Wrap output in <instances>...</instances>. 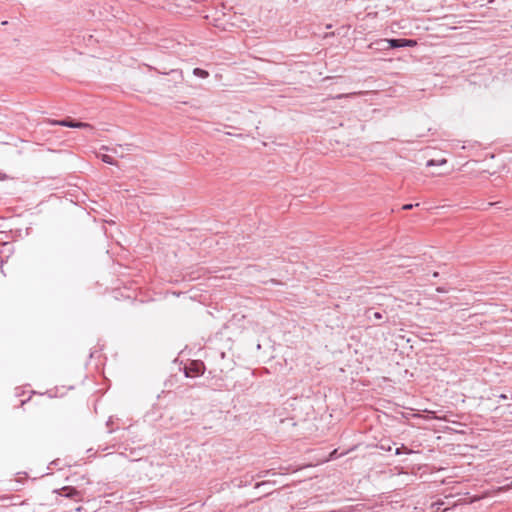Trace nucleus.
I'll list each match as a JSON object with an SVG mask.
<instances>
[{
	"label": "nucleus",
	"mask_w": 512,
	"mask_h": 512,
	"mask_svg": "<svg viewBox=\"0 0 512 512\" xmlns=\"http://www.w3.org/2000/svg\"><path fill=\"white\" fill-rule=\"evenodd\" d=\"M396 265L400 268H408L409 272H413L420 265L418 258L403 257L397 260Z\"/></svg>",
	"instance_id": "3"
},
{
	"label": "nucleus",
	"mask_w": 512,
	"mask_h": 512,
	"mask_svg": "<svg viewBox=\"0 0 512 512\" xmlns=\"http://www.w3.org/2000/svg\"><path fill=\"white\" fill-rule=\"evenodd\" d=\"M402 453L410 454V453H412V451H411V450H408L407 448H405V446H404V445H402L401 447L396 448V450H395V454H396V455H400V454H402Z\"/></svg>",
	"instance_id": "10"
},
{
	"label": "nucleus",
	"mask_w": 512,
	"mask_h": 512,
	"mask_svg": "<svg viewBox=\"0 0 512 512\" xmlns=\"http://www.w3.org/2000/svg\"><path fill=\"white\" fill-rule=\"evenodd\" d=\"M112 291L116 293V295H114V298H115V299H118V294H119V292H120L121 290L115 289V290H112Z\"/></svg>",
	"instance_id": "15"
},
{
	"label": "nucleus",
	"mask_w": 512,
	"mask_h": 512,
	"mask_svg": "<svg viewBox=\"0 0 512 512\" xmlns=\"http://www.w3.org/2000/svg\"><path fill=\"white\" fill-rule=\"evenodd\" d=\"M53 125H60L65 126L69 128H81V129H87L92 131L93 127L89 123L74 121L72 119H64V120H54L52 121Z\"/></svg>",
	"instance_id": "2"
},
{
	"label": "nucleus",
	"mask_w": 512,
	"mask_h": 512,
	"mask_svg": "<svg viewBox=\"0 0 512 512\" xmlns=\"http://www.w3.org/2000/svg\"><path fill=\"white\" fill-rule=\"evenodd\" d=\"M205 371V365L202 361H192L189 365L184 367V374L186 377H198Z\"/></svg>",
	"instance_id": "1"
},
{
	"label": "nucleus",
	"mask_w": 512,
	"mask_h": 512,
	"mask_svg": "<svg viewBox=\"0 0 512 512\" xmlns=\"http://www.w3.org/2000/svg\"><path fill=\"white\" fill-rule=\"evenodd\" d=\"M499 398H500V399H504V400H505V399H507V396H506L505 394H501V395L499 396Z\"/></svg>",
	"instance_id": "16"
},
{
	"label": "nucleus",
	"mask_w": 512,
	"mask_h": 512,
	"mask_svg": "<svg viewBox=\"0 0 512 512\" xmlns=\"http://www.w3.org/2000/svg\"><path fill=\"white\" fill-rule=\"evenodd\" d=\"M446 162H447L446 159H441L438 161L431 159V160L427 161L426 166L430 167V166H435V165H444V164H446Z\"/></svg>",
	"instance_id": "8"
},
{
	"label": "nucleus",
	"mask_w": 512,
	"mask_h": 512,
	"mask_svg": "<svg viewBox=\"0 0 512 512\" xmlns=\"http://www.w3.org/2000/svg\"><path fill=\"white\" fill-rule=\"evenodd\" d=\"M267 484H270V483L269 482H260V483H256L255 487L259 488V487L267 485Z\"/></svg>",
	"instance_id": "14"
},
{
	"label": "nucleus",
	"mask_w": 512,
	"mask_h": 512,
	"mask_svg": "<svg viewBox=\"0 0 512 512\" xmlns=\"http://www.w3.org/2000/svg\"><path fill=\"white\" fill-rule=\"evenodd\" d=\"M388 43L389 48H404V47H413L417 44L415 40L412 39H387L384 40Z\"/></svg>",
	"instance_id": "4"
},
{
	"label": "nucleus",
	"mask_w": 512,
	"mask_h": 512,
	"mask_svg": "<svg viewBox=\"0 0 512 512\" xmlns=\"http://www.w3.org/2000/svg\"><path fill=\"white\" fill-rule=\"evenodd\" d=\"M439 292H446L447 290H444V289H441V290H438Z\"/></svg>",
	"instance_id": "20"
},
{
	"label": "nucleus",
	"mask_w": 512,
	"mask_h": 512,
	"mask_svg": "<svg viewBox=\"0 0 512 512\" xmlns=\"http://www.w3.org/2000/svg\"><path fill=\"white\" fill-rule=\"evenodd\" d=\"M336 453H337V450H334V451L331 453V458H333L334 456H336Z\"/></svg>",
	"instance_id": "17"
},
{
	"label": "nucleus",
	"mask_w": 512,
	"mask_h": 512,
	"mask_svg": "<svg viewBox=\"0 0 512 512\" xmlns=\"http://www.w3.org/2000/svg\"><path fill=\"white\" fill-rule=\"evenodd\" d=\"M366 317L369 321H376L383 319V313L379 311H374L373 309H368L366 311Z\"/></svg>",
	"instance_id": "5"
},
{
	"label": "nucleus",
	"mask_w": 512,
	"mask_h": 512,
	"mask_svg": "<svg viewBox=\"0 0 512 512\" xmlns=\"http://www.w3.org/2000/svg\"><path fill=\"white\" fill-rule=\"evenodd\" d=\"M101 160L103 162L107 163V164H110V165H115L116 164L114 159L111 156L107 155V154L102 155L101 156Z\"/></svg>",
	"instance_id": "9"
},
{
	"label": "nucleus",
	"mask_w": 512,
	"mask_h": 512,
	"mask_svg": "<svg viewBox=\"0 0 512 512\" xmlns=\"http://www.w3.org/2000/svg\"><path fill=\"white\" fill-rule=\"evenodd\" d=\"M193 74L200 78H207L209 76V73L201 68H195Z\"/></svg>",
	"instance_id": "7"
},
{
	"label": "nucleus",
	"mask_w": 512,
	"mask_h": 512,
	"mask_svg": "<svg viewBox=\"0 0 512 512\" xmlns=\"http://www.w3.org/2000/svg\"><path fill=\"white\" fill-rule=\"evenodd\" d=\"M380 448H381L382 450H384V451H391V450H392L391 445H390V444H387V445H386L385 443H381V444H380Z\"/></svg>",
	"instance_id": "12"
},
{
	"label": "nucleus",
	"mask_w": 512,
	"mask_h": 512,
	"mask_svg": "<svg viewBox=\"0 0 512 512\" xmlns=\"http://www.w3.org/2000/svg\"><path fill=\"white\" fill-rule=\"evenodd\" d=\"M172 294H173L174 296H177V297H178V296L180 295V292L178 293V292H176V291H173V293H172Z\"/></svg>",
	"instance_id": "18"
},
{
	"label": "nucleus",
	"mask_w": 512,
	"mask_h": 512,
	"mask_svg": "<svg viewBox=\"0 0 512 512\" xmlns=\"http://www.w3.org/2000/svg\"><path fill=\"white\" fill-rule=\"evenodd\" d=\"M111 422H112V421H111V419H109V420L107 421V426H109Z\"/></svg>",
	"instance_id": "19"
},
{
	"label": "nucleus",
	"mask_w": 512,
	"mask_h": 512,
	"mask_svg": "<svg viewBox=\"0 0 512 512\" xmlns=\"http://www.w3.org/2000/svg\"><path fill=\"white\" fill-rule=\"evenodd\" d=\"M350 95L351 94H339V95L335 96L334 99H341V98H344V97H348Z\"/></svg>",
	"instance_id": "13"
},
{
	"label": "nucleus",
	"mask_w": 512,
	"mask_h": 512,
	"mask_svg": "<svg viewBox=\"0 0 512 512\" xmlns=\"http://www.w3.org/2000/svg\"><path fill=\"white\" fill-rule=\"evenodd\" d=\"M418 206H419V203H416V204H405V205L402 206V209L403 210H410L413 207H418Z\"/></svg>",
	"instance_id": "11"
},
{
	"label": "nucleus",
	"mask_w": 512,
	"mask_h": 512,
	"mask_svg": "<svg viewBox=\"0 0 512 512\" xmlns=\"http://www.w3.org/2000/svg\"><path fill=\"white\" fill-rule=\"evenodd\" d=\"M62 491H63V495L67 498H75L77 496H79V491L74 488V487H63L62 488Z\"/></svg>",
	"instance_id": "6"
}]
</instances>
